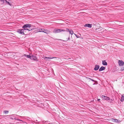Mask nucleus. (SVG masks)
<instances>
[{
    "mask_svg": "<svg viewBox=\"0 0 124 124\" xmlns=\"http://www.w3.org/2000/svg\"><path fill=\"white\" fill-rule=\"evenodd\" d=\"M39 30H43L42 31H38L37 32H43L47 34L49 33L50 32V31L49 30H47V29H44V28L41 29H40Z\"/></svg>",
    "mask_w": 124,
    "mask_h": 124,
    "instance_id": "obj_2",
    "label": "nucleus"
},
{
    "mask_svg": "<svg viewBox=\"0 0 124 124\" xmlns=\"http://www.w3.org/2000/svg\"><path fill=\"white\" fill-rule=\"evenodd\" d=\"M14 119L16 120H18V121H23L22 120H21L20 119H19L18 118H14Z\"/></svg>",
    "mask_w": 124,
    "mask_h": 124,
    "instance_id": "obj_20",
    "label": "nucleus"
},
{
    "mask_svg": "<svg viewBox=\"0 0 124 124\" xmlns=\"http://www.w3.org/2000/svg\"><path fill=\"white\" fill-rule=\"evenodd\" d=\"M113 119L114 120L115 122H116L119 123L121 122V121L120 120H118L117 119Z\"/></svg>",
    "mask_w": 124,
    "mask_h": 124,
    "instance_id": "obj_15",
    "label": "nucleus"
},
{
    "mask_svg": "<svg viewBox=\"0 0 124 124\" xmlns=\"http://www.w3.org/2000/svg\"><path fill=\"white\" fill-rule=\"evenodd\" d=\"M8 111L7 110H4V113H5L6 114H8Z\"/></svg>",
    "mask_w": 124,
    "mask_h": 124,
    "instance_id": "obj_19",
    "label": "nucleus"
},
{
    "mask_svg": "<svg viewBox=\"0 0 124 124\" xmlns=\"http://www.w3.org/2000/svg\"><path fill=\"white\" fill-rule=\"evenodd\" d=\"M66 31L65 30H64L61 29H58L57 28L55 29H54L53 32L54 33H56L60 32L62 31Z\"/></svg>",
    "mask_w": 124,
    "mask_h": 124,
    "instance_id": "obj_1",
    "label": "nucleus"
},
{
    "mask_svg": "<svg viewBox=\"0 0 124 124\" xmlns=\"http://www.w3.org/2000/svg\"><path fill=\"white\" fill-rule=\"evenodd\" d=\"M101 98L103 100H106L107 101L110 100V98L109 97L104 95H102Z\"/></svg>",
    "mask_w": 124,
    "mask_h": 124,
    "instance_id": "obj_6",
    "label": "nucleus"
},
{
    "mask_svg": "<svg viewBox=\"0 0 124 124\" xmlns=\"http://www.w3.org/2000/svg\"><path fill=\"white\" fill-rule=\"evenodd\" d=\"M43 30H39V31H42Z\"/></svg>",
    "mask_w": 124,
    "mask_h": 124,
    "instance_id": "obj_32",
    "label": "nucleus"
},
{
    "mask_svg": "<svg viewBox=\"0 0 124 124\" xmlns=\"http://www.w3.org/2000/svg\"><path fill=\"white\" fill-rule=\"evenodd\" d=\"M95 83L93 84V85H95Z\"/></svg>",
    "mask_w": 124,
    "mask_h": 124,
    "instance_id": "obj_33",
    "label": "nucleus"
},
{
    "mask_svg": "<svg viewBox=\"0 0 124 124\" xmlns=\"http://www.w3.org/2000/svg\"><path fill=\"white\" fill-rule=\"evenodd\" d=\"M109 100V102L110 103H112V101H113V100L112 99H110V100Z\"/></svg>",
    "mask_w": 124,
    "mask_h": 124,
    "instance_id": "obj_21",
    "label": "nucleus"
},
{
    "mask_svg": "<svg viewBox=\"0 0 124 124\" xmlns=\"http://www.w3.org/2000/svg\"><path fill=\"white\" fill-rule=\"evenodd\" d=\"M5 1V4H8L10 6H11L12 4H11L9 2L7 1L6 0Z\"/></svg>",
    "mask_w": 124,
    "mask_h": 124,
    "instance_id": "obj_14",
    "label": "nucleus"
},
{
    "mask_svg": "<svg viewBox=\"0 0 124 124\" xmlns=\"http://www.w3.org/2000/svg\"><path fill=\"white\" fill-rule=\"evenodd\" d=\"M85 27L91 28L92 26V24H86L85 25Z\"/></svg>",
    "mask_w": 124,
    "mask_h": 124,
    "instance_id": "obj_7",
    "label": "nucleus"
},
{
    "mask_svg": "<svg viewBox=\"0 0 124 124\" xmlns=\"http://www.w3.org/2000/svg\"><path fill=\"white\" fill-rule=\"evenodd\" d=\"M23 56L26 57H28V58H29L30 59H31V55H26L25 54H24L23 55Z\"/></svg>",
    "mask_w": 124,
    "mask_h": 124,
    "instance_id": "obj_13",
    "label": "nucleus"
},
{
    "mask_svg": "<svg viewBox=\"0 0 124 124\" xmlns=\"http://www.w3.org/2000/svg\"><path fill=\"white\" fill-rule=\"evenodd\" d=\"M102 64L103 65H107V62H106L105 60L102 61Z\"/></svg>",
    "mask_w": 124,
    "mask_h": 124,
    "instance_id": "obj_11",
    "label": "nucleus"
},
{
    "mask_svg": "<svg viewBox=\"0 0 124 124\" xmlns=\"http://www.w3.org/2000/svg\"><path fill=\"white\" fill-rule=\"evenodd\" d=\"M70 37L69 36L68 39L67 40H67H70Z\"/></svg>",
    "mask_w": 124,
    "mask_h": 124,
    "instance_id": "obj_29",
    "label": "nucleus"
},
{
    "mask_svg": "<svg viewBox=\"0 0 124 124\" xmlns=\"http://www.w3.org/2000/svg\"><path fill=\"white\" fill-rule=\"evenodd\" d=\"M24 31L23 29H18L17 31V32L22 35H24Z\"/></svg>",
    "mask_w": 124,
    "mask_h": 124,
    "instance_id": "obj_4",
    "label": "nucleus"
},
{
    "mask_svg": "<svg viewBox=\"0 0 124 124\" xmlns=\"http://www.w3.org/2000/svg\"><path fill=\"white\" fill-rule=\"evenodd\" d=\"M39 122H38V123H39Z\"/></svg>",
    "mask_w": 124,
    "mask_h": 124,
    "instance_id": "obj_35",
    "label": "nucleus"
},
{
    "mask_svg": "<svg viewBox=\"0 0 124 124\" xmlns=\"http://www.w3.org/2000/svg\"><path fill=\"white\" fill-rule=\"evenodd\" d=\"M88 78L89 79H90L91 81H93V82H97V81H95L93 79H92L91 78Z\"/></svg>",
    "mask_w": 124,
    "mask_h": 124,
    "instance_id": "obj_17",
    "label": "nucleus"
},
{
    "mask_svg": "<svg viewBox=\"0 0 124 124\" xmlns=\"http://www.w3.org/2000/svg\"><path fill=\"white\" fill-rule=\"evenodd\" d=\"M47 57H44V59H46H46H47Z\"/></svg>",
    "mask_w": 124,
    "mask_h": 124,
    "instance_id": "obj_26",
    "label": "nucleus"
},
{
    "mask_svg": "<svg viewBox=\"0 0 124 124\" xmlns=\"http://www.w3.org/2000/svg\"><path fill=\"white\" fill-rule=\"evenodd\" d=\"M33 29L32 28V29H30V28H29V30H28V31H31V30H33Z\"/></svg>",
    "mask_w": 124,
    "mask_h": 124,
    "instance_id": "obj_25",
    "label": "nucleus"
},
{
    "mask_svg": "<svg viewBox=\"0 0 124 124\" xmlns=\"http://www.w3.org/2000/svg\"><path fill=\"white\" fill-rule=\"evenodd\" d=\"M122 96H123V98H124V95H123Z\"/></svg>",
    "mask_w": 124,
    "mask_h": 124,
    "instance_id": "obj_31",
    "label": "nucleus"
},
{
    "mask_svg": "<svg viewBox=\"0 0 124 124\" xmlns=\"http://www.w3.org/2000/svg\"><path fill=\"white\" fill-rule=\"evenodd\" d=\"M54 58H55V57H47V59H52Z\"/></svg>",
    "mask_w": 124,
    "mask_h": 124,
    "instance_id": "obj_18",
    "label": "nucleus"
},
{
    "mask_svg": "<svg viewBox=\"0 0 124 124\" xmlns=\"http://www.w3.org/2000/svg\"><path fill=\"white\" fill-rule=\"evenodd\" d=\"M66 30V31H69L70 33L71 34V35H72L73 33V31L72 30L69 31V29L68 28H67Z\"/></svg>",
    "mask_w": 124,
    "mask_h": 124,
    "instance_id": "obj_9",
    "label": "nucleus"
},
{
    "mask_svg": "<svg viewBox=\"0 0 124 124\" xmlns=\"http://www.w3.org/2000/svg\"><path fill=\"white\" fill-rule=\"evenodd\" d=\"M36 122H38V120H36Z\"/></svg>",
    "mask_w": 124,
    "mask_h": 124,
    "instance_id": "obj_30",
    "label": "nucleus"
},
{
    "mask_svg": "<svg viewBox=\"0 0 124 124\" xmlns=\"http://www.w3.org/2000/svg\"><path fill=\"white\" fill-rule=\"evenodd\" d=\"M31 58L30 59L36 61H38V60L37 59V58L36 57V54H31Z\"/></svg>",
    "mask_w": 124,
    "mask_h": 124,
    "instance_id": "obj_3",
    "label": "nucleus"
},
{
    "mask_svg": "<svg viewBox=\"0 0 124 124\" xmlns=\"http://www.w3.org/2000/svg\"><path fill=\"white\" fill-rule=\"evenodd\" d=\"M100 100H100V99H98V100H97V101H100Z\"/></svg>",
    "mask_w": 124,
    "mask_h": 124,
    "instance_id": "obj_28",
    "label": "nucleus"
},
{
    "mask_svg": "<svg viewBox=\"0 0 124 124\" xmlns=\"http://www.w3.org/2000/svg\"><path fill=\"white\" fill-rule=\"evenodd\" d=\"M58 40H62V41H65L64 40H62V39H57Z\"/></svg>",
    "mask_w": 124,
    "mask_h": 124,
    "instance_id": "obj_27",
    "label": "nucleus"
},
{
    "mask_svg": "<svg viewBox=\"0 0 124 124\" xmlns=\"http://www.w3.org/2000/svg\"><path fill=\"white\" fill-rule=\"evenodd\" d=\"M123 96H122V97L120 100V101H121L123 102L124 100V98H123Z\"/></svg>",
    "mask_w": 124,
    "mask_h": 124,
    "instance_id": "obj_16",
    "label": "nucleus"
},
{
    "mask_svg": "<svg viewBox=\"0 0 124 124\" xmlns=\"http://www.w3.org/2000/svg\"><path fill=\"white\" fill-rule=\"evenodd\" d=\"M101 30V29L100 27L98 28H96L95 29L96 31L97 32L100 31Z\"/></svg>",
    "mask_w": 124,
    "mask_h": 124,
    "instance_id": "obj_12",
    "label": "nucleus"
},
{
    "mask_svg": "<svg viewBox=\"0 0 124 124\" xmlns=\"http://www.w3.org/2000/svg\"><path fill=\"white\" fill-rule=\"evenodd\" d=\"M105 67L103 66H102L101 67L99 70V71H101L102 70H105Z\"/></svg>",
    "mask_w": 124,
    "mask_h": 124,
    "instance_id": "obj_10",
    "label": "nucleus"
},
{
    "mask_svg": "<svg viewBox=\"0 0 124 124\" xmlns=\"http://www.w3.org/2000/svg\"><path fill=\"white\" fill-rule=\"evenodd\" d=\"M11 119H12V117H11Z\"/></svg>",
    "mask_w": 124,
    "mask_h": 124,
    "instance_id": "obj_34",
    "label": "nucleus"
},
{
    "mask_svg": "<svg viewBox=\"0 0 124 124\" xmlns=\"http://www.w3.org/2000/svg\"><path fill=\"white\" fill-rule=\"evenodd\" d=\"M23 29L24 30H24H29V29L26 28H23Z\"/></svg>",
    "mask_w": 124,
    "mask_h": 124,
    "instance_id": "obj_23",
    "label": "nucleus"
},
{
    "mask_svg": "<svg viewBox=\"0 0 124 124\" xmlns=\"http://www.w3.org/2000/svg\"><path fill=\"white\" fill-rule=\"evenodd\" d=\"M99 67L100 66L99 65H96L95 66L94 70H98Z\"/></svg>",
    "mask_w": 124,
    "mask_h": 124,
    "instance_id": "obj_8",
    "label": "nucleus"
},
{
    "mask_svg": "<svg viewBox=\"0 0 124 124\" xmlns=\"http://www.w3.org/2000/svg\"><path fill=\"white\" fill-rule=\"evenodd\" d=\"M31 27V24H26L24 25L22 27V28H30Z\"/></svg>",
    "mask_w": 124,
    "mask_h": 124,
    "instance_id": "obj_5",
    "label": "nucleus"
},
{
    "mask_svg": "<svg viewBox=\"0 0 124 124\" xmlns=\"http://www.w3.org/2000/svg\"><path fill=\"white\" fill-rule=\"evenodd\" d=\"M74 34L77 38H78L79 37L76 34Z\"/></svg>",
    "mask_w": 124,
    "mask_h": 124,
    "instance_id": "obj_24",
    "label": "nucleus"
},
{
    "mask_svg": "<svg viewBox=\"0 0 124 124\" xmlns=\"http://www.w3.org/2000/svg\"><path fill=\"white\" fill-rule=\"evenodd\" d=\"M0 1H1L3 2V3H5V1L6 0H0Z\"/></svg>",
    "mask_w": 124,
    "mask_h": 124,
    "instance_id": "obj_22",
    "label": "nucleus"
}]
</instances>
